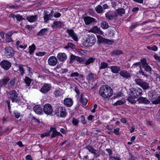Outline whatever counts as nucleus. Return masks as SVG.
<instances>
[{
    "mask_svg": "<svg viewBox=\"0 0 160 160\" xmlns=\"http://www.w3.org/2000/svg\"><path fill=\"white\" fill-rule=\"evenodd\" d=\"M1 68L5 70H8L11 67V63L7 60H3L0 62Z\"/></svg>",
    "mask_w": 160,
    "mask_h": 160,
    "instance_id": "obj_9",
    "label": "nucleus"
},
{
    "mask_svg": "<svg viewBox=\"0 0 160 160\" xmlns=\"http://www.w3.org/2000/svg\"><path fill=\"white\" fill-rule=\"evenodd\" d=\"M29 52L31 55H32L36 49L35 45L33 44L31 46L29 47Z\"/></svg>",
    "mask_w": 160,
    "mask_h": 160,
    "instance_id": "obj_36",
    "label": "nucleus"
},
{
    "mask_svg": "<svg viewBox=\"0 0 160 160\" xmlns=\"http://www.w3.org/2000/svg\"><path fill=\"white\" fill-rule=\"evenodd\" d=\"M18 70L20 71V74L22 76H23L24 74L25 73V70L22 67V64H20L18 65Z\"/></svg>",
    "mask_w": 160,
    "mask_h": 160,
    "instance_id": "obj_38",
    "label": "nucleus"
},
{
    "mask_svg": "<svg viewBox=\"0 0 160 160\" xmlns=\"http://www.w3.org/2000/svg\"><path fill=\"white\" fill-rule=\"evenodd\" d=\"M129 158L128 160H138V158L129 153Z\"/></svg>",
    "mask_w": 160,
    "mask_h": 160,
    "instance_id": "obj_51",
    "label": "nucleus"
},
{
    "mask_svg": "<svg viewBox=\"0 0 160 160\" xmlns=\"http://www.w3.org/2000/svg\"><path fill=\"white\" fill-rule=\"evenodd\" d=\"M120 129L119 128H117L114 129L113 131V133H115L116 135H118L119 134V131Z\"/></svg>",
    "mask_w": 160,
    "mask_h": 160,
    "instance_id": "obj_57",
    "label": "nucleus"
},
{
    "mask_svg": "<svg viewBox=\"0 0 160 160\" xmlns=\"http://www.w3.org/2000/svg\"><path fill=\"white\" fill-rule=\"evenodd\" d=\"M135 82L138 85H139L140 86L142 84L143 82L144 81L143 80L140 78L136 79L134 80Z\"/></svg>",
    "mask_w": 160,
    "mask_h": 160,
    "instance_id": "obj_48",
    "label": "nucleus"
},
{
    "mask_svg": "<svg viewBox=\"0 0 160 160\" xmlns=\"http://www.w3.org/2000/svg\"><path fill=\"white\" fill-rule=\"evenodd\" d=\"M68 47H69V48H70L73 49L75 48L76 47L74 44L71 42H68Z\"/></svg>",
    "mask_w": 160,
    "mask_h": 160,
    "instance_id": "obj_54",
    "label": "nucleus"
},
{
    "mask_svg": "<svg viewBox=\"0 0 160 160\" xmlns=\"http://www.w3.org/2000/svg\"><path fill=\"white\" fill-rule=\"evenodd\" d=\"M84 21L86 25H89L95 22V19L89 17H86L84 18Z\"/></svg>",
    "mask_w": 160,
    "mask_h": 160,
    "instance_id": "obj_22",
    "label": "nucleus"
},
{
    "mask_svg": "<svg viewBox=\"0 0 160 160\" xmlns=\"http://www.w3.org/2000/svg\"><path fill=\"white\" fill-rule=\"evenodd\" d=\"M51 88V86L50 84L45 83L42 87L40 91L43 93H46L50 90Z\"/></svg>",
    "mask_w": 160,
    "mask_h": 160,
    "instance_id": "obj_14",
    "label": "nucleus"
},
{
    "mask_svg": "<svg viewBox=\"0 0 160 160\" xmlns=\"http://www.w3.org/2000/svg\"><path fill=\"white\" fill-rule=\"evenodd\" d=\"M72 122L74 125L76 126L78 123L79 121L77 119L75 118H73L72 119Z\"/></svg>",
    "mask_w": 160,
    "mask_h": 160,
    "instance_id": "obj_53",
    "label": "nucleus"
},
{
    "mask_svg": "<svg viewBox=\"0 0 160 160\" xmlns=\"http://www.w3.org/2000/svg\"><path fill=\"white\" fill-rule=\"evenodd\" d=\"M50 135V132H48L47 133H42L41 135V138H43L45 136H49Z\"/></svg>",
    "mask_w": 160,
    "mask_h": 160,
    "instance_id": "obj_56",
    "label": "nucleus"
},
{
    "mask_svg": "<svg viewBox=\"0 0 160 160\" xmlns=\"http://www.w3.org/2000/svg\"><path fill=\"white\" fill-rule=\"evenodd\" d=\"M79 75V74L78 72H74L71 74L70 76L71 77H78Z\"/></svg>",
    "mask_w": 160,
    "mask_h": 160,
    "instance_id": "obj_59",
    "label": "nucleus"
},
{
    "mask_svg": "<svg viewBox=\"0 0 160 160\" xmlns=\"http://www.w3.org/2000/svg\"><path fill=\"white\" fill-rule=\"evenodd\" d=\"M16 79L14 78L11 79L9 76H6L0 80V91L3 86H5L8 85V88L10 90L13 88L15 85Z\"/></svg>",
    "mask_w": 160,
    "mask_h": 160,
    "instance_id": "obj_1",
    "label": "nucleus"
},
{
    "mask_svg": "<svg viewBox=\"0 0 160 160\" xmlns=\"http://www.w3.org/2000/svg\"><path fill=\"white\" fill-rule=\"evenodd\" d=\"M98 41L99 43H104L105 42V40H106V39L103 38L101 36H98Z\"/></svg>",
    "mask_w": 160,
    "mask_h": 160,
    "instance_id": "obj_46",
    "label": "nucleus"
},
{
    "mask_svg": "<svg viewBox=\"0 0 160 160\" xmlns=\"http://www.w3.org/2000/svg\"><path fill=\"white\" fill-rule=\"evenodd\" d=\"M50 133L52 132V133L51 135V138H53L55 137L56 136H58V132L56 130V129L54 128H51L50 130L49 131Z\"/></svg>",
    "mask_w": 160,
    "mask_h": 160,
    "instance_id": "obj_24",
    "label": "nucleus"
},
{
    "mask_svg": "<svg viewBox=\"0 0 160 160\" xmlns=\"http://www.w3.org/2000/svg\"><path fill=\"white\" fill-rule=\"evenodd\" d=\"M80 101V102H82V104L84 106L86 105L88 101L87 99L84 98L83 97V95L82 94L81 95Z\"/></svg>",
    "mask_w": 160,
    "mask_h": 160,
    "instance_id": "obj_35",
    "label": "nucleus"
},
{
    "mask_svg": "<svg viewBox=\"0 0 160 160\" xmlns=\"http://www.w3.org/2000/svg\"><path fill=\"white\" fill-rule=\"evenodd\" d=\"M76 61L81 64H83L85 63V59L84 58L82 57H79L78 56Z\"/></svg>",
    "mask_w": 160,
    "mask_h": 160,
    "instance_id": "obj_49",
    "label": "nucleus"
},
{
    "mask_svg": "<svg viewBox=\"0 0 160 160\" xmlns=\"http://www.w3.org/2000/svg\"><path fill=\"white\" fill-rule=\"evenodd\" d=\"M110 68L112 72L113 73H117L120 71V68L117 66H112Z\"/></svg>",
    "mask_w": 160,
    "mask_h": 160,
    "instance_id": "obj_27",
    "label": "nucleus"
},
{
    "mask_svg": "<svg viewBox=\"0 0 160 160\" xmlns=\"http://www.w3.org/2000/svg\"><path fill=\"white\" fill-rule=\"evenodd\" d=\"M99 93L104 98H108L111 96L112 90L111 88L107 85H103L99 89Z\"/></svg>",
    "mask_w": 160,
    "mask_h": 160,
    "instance_id": "obj_3",
    "label": "nucleus"
},
{
    "mask_svg": "<svg viewBox=\"0 0 160 160\" xmlns=\"http://www.w3.org/2000/svg\"><path fill=\"white\" fill-rule=\"evenodd\" d=\"M6 41L8 42H10L12 41V39L11 38V36L8 33L6 34Z\"/></svg>",
    "mask_w": 160,
    "mask_h": 160,
    "instance_id": "obj_44",
    "label": "nucleus"
},
{
    "mask_svg": "<svg viewBox=\"0 0 160 160\" xmlns=\"http://www.w3.org/2000/svg\"><path fill=\"white\" fill-rule=\"evenodd\" d=\"M14 54V51L12 48L8 47L5 48V55L7 58H11Z\"/></svg>",
    "mask_w": 160,
    "mask_h": 160,
    "instance_id": "obj_8",
    "label": "nucleus"
},
{
    "mask_svg": "<svg viewBox=\"0 0 160 160\" xmlns=\"http://www.w3.org/2000/svg\"><path fill=\"white\" fill-rule=\"evenodd\" d=\"M119 73L120 75L123 78L128 79H129L131 78V75L130 73L126 71H121L119 72Z\"/></svg>",
    "mask_w": 160,
    "mask_h": 160,
    "instance_id": "obj_20",
    "label": "nucleus"
},
{
    "mask_svg": "<svg viewBox=\"0 0 160 160\" xmlns=\"http://www.w3.org/2000/svg\"><path fill=\"white\" fill-rule=\"evenodd\" d=\"M31 81L32 80L29 77H25V78L24 79V81L26 84L27 86L29 87L30 86Z\"/></svg>",
    "mask_w": 160,
    "mask_h": 160,
    "instance_id": "obj_32",
    "label": "nucleus"
},
{
    "mask_svg": "<svg viewBox=\"0 0 160 160\" xmlns=\"http://www.w3.org/2000/svg\"><path fill=\"white\" fill-rule=\"evenodd\" d=\"M139 24L137 23H135L132 24L130 27V28L131 29H133L135 28Z\"/></svg>",
    "mask_w": 160,
    "mask_h": 160,
    "instance_id": "obj_61",
    "label": "nucleus"
},
{
    "mask_svg": "<svg viewBox=\"0 0 160 160\" xmlns=\"http://www.w3.org/2000/svg\"><path fill=\"white\" fill-rule=\"evenodd\" d=\"M95 60L94 58H90L88 59L87 60L85 61L84 63L86 65H89L91 63L94 62Z\"/></svg>",
    "mask_w": 160,
    "mask_h": 160,
    "instance_id": "obj_33",
    "label": "nucleus"
},
{
    "mask_svg": "<svg viewBox=\"0 0 160 160\" xmlns=\"http://www.w3.org/2000/svg\"><path fill=\"white\" fill-rule=\"evenodd\" d=\"M85 148L87 149L89 152L93 154L94 155L95 158H97L100 155L99 152H98L97 150L94 149L92 146L88 145L86 146Z\"/></svg>",
    "mask_w": 160,
    "mask_h": 160,
    "instance_id": "obj_11",
    "label": "nucleus"
},
{
    "mask_svg": "<svg viewBox=\"0 0 160 160\" xmlns=\"http://www.w3.org/2000/svg\"><path fill=\"white\" fill-rule=\"evenodd\" d=\"M140 87H142L144 90H146L149 88H150L148 83L144 81L143 82L142 85Z\"/></svg>",
    "mask_w": 160,
    "mask_h": 160,
    "instance_id": "obj_31",
    "label": "nucleus"
},
{
    "mask_svg": "<svg viewBox=\"0 0 160 160\" xmlns=\"http://www.w3.org/2000/svg\"><path fill=\"white\" fill-rule=\"evenodd\" d=\"M48 31V30L47 28H44L42 29L37 33V35L38 36H41L43 35H45L46 33H47Z\"/></svg>",
    "mask_w": 160,
    "mask_h": 160,
    "instance_id": "obj_28",
    "label": "nucleus"
},
{
    "mask_svg": "<svg viewBox=\"0 0 160 160\" xmlns=\"http://www.w3.org/2000/svg\"><path fill=\"white\" fill-rule=\"evenodd\" d=\"M111 53L114 55H118L122 53V52L121 50L116 49L112 51Z\"/></svg>",
    "mask_w": 160,
    "mask_h": 160,
    "instance_id": "obj_39",
    "label": "nucleus"
},
{
    "mask_svg": "<svg viewBox=\"0 0 160 160\" xmlns=\"http://www.w3.org/2000/svg\"><path fill=\"white\" fill-rule=\"evenodd\" d=\"M115 12L117 17L118 16H122V14H124L125 12V9L122 8H119L117 9Z\"/></svg>",
    "mask_w": 160,
    "mask_h": 160,
    "instance_id": "obj_23",
    "label": "nucleus"
},
{
    "mask_svg": "<svg viewBox=\"0 0 160 160\" xmlns=\"http://www.w3.org/2000/svg\"><path fill=\"white\" fill-rule=\"evenodd\" d=\"M90 31L93 32L95 33H102V31L100 30L99 28L97 26H94L92 29L90 30Z\"/></svg>",
    "mask_w": 160,
    "mask_h": 160,
    "instance_id": "obj_30",
    "label": "nucleus"
},
{
    "mask_svg": "<svg viewBox=\"0 0 160 160\" xmlns=\"http://www.w3.org/2000/svg\"><path fill=\"white\" fill-rule=\"evenodd\" d=\"M106 18L109 20H112L114 18L117 17L115 12L112 11H109L105 14Z\"/></svg>",
    "mask_w": 160,
    "mask_h": 160,
    "instance_id": "obj_13",
    "label": "nucleus"
},
{
    "mask_svg": "<svg viewBox=\"0 0 160 160\" xmlns=\"http://www.w3.org/2000/svg\"><path fill=\"white\" fill-rule=\"evenodd\" d=\"M141 62H138L133 64L132 67L135 68L136 66H139L140 70L139 71V73L142 74V75L145 76L146 77L148 76V75L145 72H144L142 69L141 67Z\"/></svg>",
    "mask_w": 160,
    "mask_h": 160,
    "instance_id": "obj_16",
    "label": "nucleus"
},
{
    "mask_svg": "<svg viewBox=\"0 0 160 160\" xmlns=\"http://www.w3.org/2000/svg\"><path fill=\"white\" fill-rule=\"evenodd\" d=\"M46 54L45 52H39L36 53V55L39 56H42L45 55Z\"/></svg>",
    "mask_w": 160,
    "mask_h": 160,
    "instance_id": "obj_55",
    "label": "nucleus"
},
{
    "mask_svg": "<svg viewBox=\"0 0 160 160\" xmlns=\"http://www.w3.org/2000/svg\"><path fill=\"white\" fill-rule=\"evenodd\" d=\"M96 38L94 35H88L86 40L83 42V45L87 47L92 46L96 42Z\"/></svg>",
    "mask_w": 160,
    "mask_h": 160,
    "instance_id": "obj_5",
    "label": "nucleus"
},
{
    "mask_svg": "<svg viewBox=\"0 0 160 160\" xmlns=\"http://www.w3.org/2000/svg\"><path fill=\"white\" fill-rule=\"evenodd\" d=\"M33 110L34 111L38 114H41L42 113V108L39 106L37 105L35 106L33 108Z\"/></svg>",
    "mask_w": 160,
    "mask_h": 160,
    "instance_id": "obj_25",
    "label": "nucleus"
},
{
    "mask_svg": "<svg viewBox=\"0 0 160 160\" xmlns=\"http://www.w3.org/2000/svg\"><path fill=\"white\" fill-rule=\"evenodd\" d=\"M64 104L65 105L68 107H70L72 106L73 101L72 99L69 98H66L63 101Z\"/></svg>",
    "mask_w": 160,
    "mask_h": 160,
    "instance_id": "obj_19",
    "label": "nucleus"
},
{
    "mask_svg": "<svg viewBox=\"0 0 160 160\" xmlns=\"http://www.w3.org/2000/svg\"><path fill=\"white\" fill-rule=\"evenodd\" d=\"M37 19V16H31L27 17V19L30 22H34Z\"/></svg>",
    "mask_w": 160,
    "mask_h": 160,
    "instance_id": "obj_26",
    "label": "nucleus"
},
{
    "mask_svg": "<svg viewBox=\"0 0 160 160\" xmlns=\"http://www.w3.org/2000/svg\"><path fill=\"white\" fill-rule=\"evenodd\" d=\"M158 98L152 101V103L154 104H160V96L157 97Z\"/></svg>",
    "mask_w": 160,
    "mask_h": 160,
    "instance_id": "obj_43",
    "label": "nucleus"
},
{
    "mask_svg": "<svg viewBox=\"0 0 160 160\" xmlns=\"http://www.w3.org/2000/svg\"><path fill=\"white\" fill-rule=\"evenodd\" d=\"M55 112V114L58 117L64 118L67 115L65 108L60 106L56 109Z\"/></svg>",
    "mask_w": 160,
    "mask_h": 160,
    "instance_id": "obj_6",
    "label": "nucleus"
},
{
    "mask_svg": "<svg viewBox=\"0 0 160 160\" xmlns=\"http://www.w3.org/2000/svg\"><path fill=\"white\" fill-rule=\"evenodd\" d=\"M78 56H76L72 54L71 55L70 57V62L71 63L73 61L75 60L77 61Z\"/></svg>",
    "mask_w": 160,
    "mask_h": 160,
    "instance_id": "obj_45",
    "label": "nucleus"
},
{
    "mask_svg": "<svg viewBox=\"0 0 160 160\" xmlns=\"http://www.w3.org/2000/svg\"><path fill=\"white\" fill-rule=\"evenodd\" d=\"M43 111L47 114H51L52 112L53 109L51 105L48 103L45 104L44 106Z\"/></svg>",
    "mask_w": 160,
    "mask_h": 160,
    "instance_id": "obj_10",
    "label": "nucleus"
},
{
    "mask_svg": "<svg viewBox=\"0 0 160 160\" xmlns=\"http://www.w3.org/2000/svg\"><path fill=\"white\" fill-rule=\"evenodd\" d=\"M137 101L139 103L144 104H149L150 103V101L147 98H144L142 97H140L139 98H138Z\"/></svg>",
    "mask_w": 160,
    "mask_h": 160,
    "instance_id": "obj_17",
    "label": "nucleus"
},
{
    "mask_svg": "<svg viewBox=\"0 0 160 160\" xmlns=\"http://www.w3.org/2000/svg\"><path fill=\"white\" fill-rule=\"evenodd\" d=\"M81 122L83 124H86V122L85 120V118L83 115H82L80 118Z\"/></svg>",
    "mask_w": 160,
    "mask_h": 160,
    "instance_id": "obj_52",
    "label": "nucleus"
},
{
    "mask_svg": "<svg viewBox=\"0 0 160 160\" xmlns=\"http://www.w3.org/2000/svg\"><path fill=\"white\" fill-rule=\"evenodd\" d=\"M61 16V14L60 13L57 12H55L54 15V16L55 18H59Z\"/></svg>",
    "mask_w": 160,
    "mask_h": 160,
    "instance_id": "obj_64",
    "label": "nucleus"
},
{
    "mask_svg": "<svg viewBox=\"0 0 160 160\" xmlns=\"http://www.w3.org/2000/svg\"><path fill=\"white\" fill-rule=\"evenodd\" d=\"M148 95L150 99L153 100L156 98L157 97V94L155 91L151 90L148 93Z\"/></svg>",
    "mask_w": 160,
    "mask_h": 160,
    "instance_id": "obj_21",
    "label": "nucleus"
},
{
    "mask_svg": "<svg viewBox=\"0 0 160 160\" xmlns=\"http://www.w3.org/2000/svg\"><path fill=\"white\" fill-rule=\"evenodd\" d=\"M57 58L60 62H64L67 58V56L64 53H59L57 55Z\"/></svg>",
    "mask_w": 160,
    "mask_h": 160,
    "instance_id": "obj_18",
    "label": "nucleus"
},
{
    "mask_svg": "<svg viewBox=\"0 0 160 160\" xmlns=\"http://www.w3.org/2000/svg\"><path fill=\"white\" fill-rule=\"evenodd\" d=\"M6 93L9 98L11 99L12 102L19 103L20 98L18 97V94L15 90H12L9 92H7Z\"/></svg>",
    "mask_w": 160,
    "mask_h": 160,
    "instance_id": "obj_4",
    "label": "nucleus"
},
{
    "mask_svg": "<svg viewBox=\"0 0 160 160\" xmlns=\"http://www.w3.org/2000/svg\"><path fill=\"white\" fill-rule=\"evenodd\" d=\"M142 90L140 88H133L132 90L130 92L129 97L127 99L131 103H135L136 101L134 99L138 98L139 96L140 97L142 96Z\"/></svg>",
    "mask_w": 160,
    "mask_h": 160,
    "instance_id": "obj_2",
    "label": "nucleus"
},
{
    "mask_svg": "<svg viewBox=\"0 0 160 160\" xmlns=\"http://www.w3.org/2000/svg\"><path fill=\"white\" fill-rule=\"evenodd\" d=\"M123 104L122 101L121 100H118L114 104L115 105H121Z\"/></svg>",
    "mask_w": 160,
    "mask_h": 160,
    "instance_id": "obj_63",
    "label": "nucleus"
},
{
    "mask_svg": "<svg viewBox=\"0 0 160 160\" xmlns=\"http://www.w3.org/2000/svg\"><path fill=\"white\" fill-rule=\"evenodd\" d=\"M16 18L17 20L19 21H21L22 20L24 19L22 16H21L19 15L16 16Z\"/></svg>",
    "mask_w": 160,
    "mask_h": 160,
    "instance_id": "obj_58",
    "label": "nucleus"
},
{
    "mask_svg": "<svg viewBox=\"0 0 160 160\" xmlns=\"http://www.w3.org/2000/svg\"><path fill=\"white\" fill-rule=\"evenodd\" d=\"M101 26L102 28L106 29L108 28V25L106 21H102L101 24Z\"/></svg>",
    "mask_w": 160,
    "mask_h": 160,
    "instance_id": "obj_42",
    "label": "nucleus"
},
{
    "mask_svg": "<svg viewBox=\"0 0 160 160\" xmlns=\"http://www.w3.org/2000/svg\"><path fill=\"white\" fill-rule=\"evenodd\" d=\"M113 43V42L111 41V40L108 39H106V40H105L104 43L108 44H111Z\"/></svg>",
    "mask_w": 160,
    "mask_h": 160,
    "instance_id": "obj_60",
    "label": "nucleus"
},
{
    "mask_svg": "<svg viewBox=\"0 0 160 160\" xmlns=\"http://www.w3.org/2000/svg\"><path fill=\"white\" fill-rule=\"evenodd\" d=\"M53 25L52 27L54 26H56V27H61L63 25V22L61 21L54 22L53 23Z\"/></svg>",
    "mask_w": 160,
    "mask_h": 160,
    "instance_id": "obj_37",
    "label": "nucleus"
},
{
    "mask_svg": "<svg viewBox=\"0 0 160 160\" xmlns=\"http://www.w3.org/2000/svg\"><path fill=\"white\" fill-rule=\"evenodd\" d=\"M96 12L98 13H101L103 11L102 8V6L100 5L97 6L95 8Z\"/></svg>",
    "mask_w": 160,
    "mask_h": 160,
    "instance_id": "obj_34",
    "label": "nucleus"
},
{
    "mask_svg": "<svg viewBox=\"0 0 160 160\" xmlns=\"http://www.w3.org/2000/svg\"><path fill=\"white\" fill-rule=\"evenodd\" d=\"M58 62V60L54 56L50 57L48 60V62L49 65L51 66H55Z\"/></svg>",
    "mask_w": 160,
    "mask_h": 160,
    "instance_id": "obj_12",
    "label": "nucleus"
},
{
    "mask_svg": "<svg viewBox=\"0 0 160 160\" xmlns=\"http://www.w3.org/2000/svg\"><path fill=\"white\" fill-rule=\"evenodd\" d=\"M147 48L154 51H157L158 50V47L155 45H154L152 47L148 46L147 47Z\"/></svg>",
    "mask_w": 160,
    "mask_h": 160,
    "instance_id": "obj_50",
    "label": "nucleus"
},
{
    "mask_svg": "<svg viewBox=\"0 0 160 160\" xmlns=\"http://www.w3.org/2000/svg\"><path fill=\"white\" fill-rule=\"evenodd\" d=\"M108 66V64L106 62H102L101 63L99 67L100 69L105 68H107Z\"/></svg>",
    "mask_w": 160,
    "mask_h": 160,
    "instance_id": "obj_41",
    "label": "nucleus"
},
{
    "mask_svg": "<svg viewBox=\"0 0 160 160\" xmlns=\"http://www.w3.org/2000/svg\"><path fill=\"white\" fill-rule=\"evenodd\" d=\"M42 71L47 74H49L50 73L49 70L47 68H42Z\"/></svg>",
    "mask_w": 160,
    "mask_h": 160,
    "instance_id": "obj_62",
    "label": "nucleus"
},
{
    "mask_svg": "<svg viewBox=\"0 0 160 160\" xmlns=\"http://www.w3.org/2000/svg\"><path fill=\"white\" fill-rule=\"evenodd\" d=\"M140 61L141 62L142 67L145 70L151 74L152 69L151 67L148 65V64L147 62L146 59L145 58H142L140 60Z\"/></svg>",
    "mask_w": 160,
    "mask_h": 160,
    "instance_id": "obj_7",
    "label": "nucleus"
},
{
    "mask_svg": "<svg viewBox=\"0 0 160 160\" xmlns=\"http://www.w3.org/2000/svg\"><path fill=\"white\" fill-rule=\"evenodd\" d=\"M96 76V75H94L92 73H90L87 76V79L90 81L92 80Z\"/></svg>",
    "mask_w": 160,
    "mask_h": 160,
    "instance_id": "obj_47",
    "label": "nucleus"
},
{
    "mask_svg": "<svg viewBox=\"0 0 160 160\" xmlns=\"http://www.w3.org/2000/svg\"><path fill=\"white\" fill-rule=\"evenodd\" d=\"M67 32L68 34L75 41H78V36L74 32L73 29L69 30L68 29L67 30Z\"/></svg>",
    "mask_w": 160,
    "mask_h": 160,
    "instance_id": "obj_15",
    "label": "nucleus"
},
{
    "mask_svg": "<svg viewBox=\"0 0 160 160\" xmlns=\"http://www.w3.org/2000/svg\"><path fill=\"white\" fill-rule=\"evenodd\" d=\"M52 17V15L51 14H48L46 13V12L44 13V19L45 22H47L48 20L50 19Z\"/></svg>",
    "mask_w": 160,
    "mask_h": 160,
    "instance_id": "obj_29",
    "label": "nucleus"
},
{
    "mask_svg": "<svg viewBox=\"0 0 160 160\" xmlns=\"http://www.w3.org/2000/svg\"><path fill=\"white\" fill-rule=\"evenodd\" d=\"M54 93L55 97H58L62 95L63 93L61 90H56L55 91Z\"/></svg>",
    "mask_w": 160,
    "mask_h": 160,
    "instance_id": "obj_40",
    "label": "nucleus"
}]
</instances>
